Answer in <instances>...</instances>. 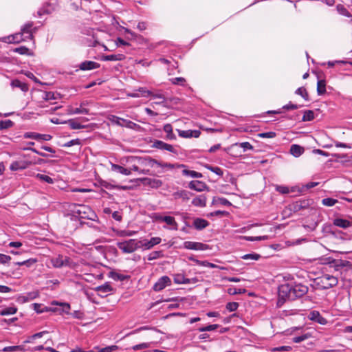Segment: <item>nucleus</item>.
Instances as JSON below:
<instances>
[{
    "instance_id": "nucleus-54",
    "label": "nucleus",
    "mask_w": 352,
    "mask_h": 352,
    "mask_svg": "<svg viewBox=\"0 0 352 352\" xmlns=\"http://www.w3.org/2000/svg\"><path fill=\"white\" fill-rule=\"evenodd\" d=\"M219 327V324H210L206 327H200L198 330L200 332L210 331L216 330Z\"/></svg>"
},
{
    "instance_id": "nucleus-45",
    "label": "nucleus",
    "mask_w": 352,
    "mask_h": 352,
    "mask_svg": "<svg viewBox=\"0 0 352 352\" xmlns=\"http://www.w3.org/2000/svg\"><path fill=\"white\" fill-rule=\"evenodd\" d=\"M163 256V253L162 251H154L151 252L148 255V261H153L160 258H162Z\"/></svg>"
},
{
    "instance_id": "nucleus-51",
    "label": "nucleus",
    "mask_w": 352,
    "mask_h": 352,
    "mask_svg": "<svg viewBox=\"0 0 352 352\" xmlns=\"http://www.w3.org/2000/svg\"><path fill=\"white\" fill-rule=\"evenodd\" d=\"M170 82L173 85H179L182 86L185 85L186 79L183 77H177L170 79Z\"/></svg>"
},
{
    "instance_id": "nucleus-30",
    "label": "nucleus",
    "mask_w": 352,
    "mask_h": 352,
    "mask_svg": "<svg viewBox=\"0 0 352 352\" xmlns=\"http://www.w3.org/2000/svg\"><path fill=\"white\" fill-rule=\"evenodd\" d=\"M125 58L124 55L122 54H109L103 56L102 60L105 61H118L122 60Z\"/></svg>"
},
{
    "instance_id": "nucleus-15",
    "label": "nucleus",
    "mask_w": 352,
    "mask_h": 352,
    "mask_svg": "<svg viewBox=\"0 0 352 352\" xmlns=\"http://www.w3.org/2000/svg\"><path fill=\"white\" fill-rule=\"evenodd\" d=\"M153 147L160 150L168 151L173 153H177L176 149L171 144H167L162 140H155L153 142Z\"/></svg>"
},
{
    "instance_id": "nucleus-57",
    "label": "nucleus",
    "mask_w": 352,
    "mask_h": 352,
    "mask_svg": "<svg viewBox=\"0 0 352 352\" xmlns=\"http://www.w3.org/2000/svg\"><path fill=\"white\" fill-rule=\"evenodd\" d=\"M13 122L10 120L0 121V129H6L12 126Z\"/></svg>"
},
{
    "instance_id": "nucleus-59",
    "label": "nucleus",
    "mask_w": 352,
    "mask_h": 352,
    "mask_svg": "<svg viewBox=\"0 0 352 352\" xmlns=\"http://www.w3.org/2000/svg\"><path fill=\"white\" fill-rule=\"evenodd\" d=\"M41 304H38V303H34L32 304V307H33V309L34 310L38 313V314H41L44 311H47L49 310V309L47 307H45L44 309H41Z\"/></svg>"
},
{
    "instance_id": "nucleus-1",
    "label": "nucleus",
    "mask_w": 352,
    "mask_h": 352,
    "mask_svg": "<svg viewBox=\"0 0 352 352\" xmlns=\"http://www.w3.org/2000/svg\"><path fill=\"white\" fill-rule=\"evenodd\" d=\"M308 287L302 284L285 283L278 287L277 305L282 306L287 300H294L308 292Z\"/></svg>"
},
{
    "instance_id": "nucleus-37",
    "label": "nucleus",
    "mask_w": 352,
    "mask_h": 352,
    "mask_svg": "<svg viewBox=\"0 0 352 352\" xmlns=\"http://www.w3.org/2000/svg\"><path fill=\"white\" fill-rule=\"evenodd\" d=\"M334 225L340 228H346L350 226V222L343 219H336L334 220Z\"/></svg>"
},
{
    "instance_id": "nucleus-63",
    "label": "nucleus",
    "mask_w": 352,
    "mask_h": 352,
    "mask_svg": "<svg viewBox=\"0 0 352 352\" xmlns=\"http://www.w3.org/2000/svg\"><path fill=\"white\" fill-rule=\"evenodd\" d=\"M137 91L140 94V97H146L152 94V92L147 90L145 87H140Z\"/></svg>"
},
{
    "instance_id": "nucleus-56",
    "label": "nucleus",
    "mask_w": 352,
    "mask_h": 352,
    "mask_svg": "<svg viewBox=\"0 0 352 352\" xmlns=\"http://www.w3.org/2000/svg\"><path fill=\"white\" fill-rule=\"evenodd\" d=\"M338 202L337 199L333 198H325L322 200V203L326 206H333Z\"/></svg>"
},
{
    "instance_id": "nucleus-4",
    "label": "nucleus",
    "mask_w": 352,
    "mask_h": 352,
    "mask_svg": "<svg viewBox=\"0 0 352 352\" xmlns=\"http://www.w3.org/2000/svg\"><path fill=\"white\" fill-rule=\"evenodd\" d=\"M314 283L316 287L318 289H328L336 286L338 283V280L333 275L324 274L315 278Z\"/></svg>"
},
{
    "instance_id": "nucleus-10",
    "label": "nucleus",
    "mask_w": 352,
    "mask_h": 352,
    "mask_svg": "<svg viewBox=\"0 0 352 352\" xmlns=\"http://www.w3.org/2000/svg\"><path fill=\"white\" fill-rule=\"evenodd\" d=\"M109 120L111 121V123L115 124L116 125L120 126H125L129 129H133L135 126H136V124L124 119L121 118L120 117H118L114 115H111L109 116Z\"/></svg>"
},
{
    "instance_id": "nucleus-38",
    "label": "nucleus",
    "mask_w": 352,
    "mask_h": 352,
    "mask_svg": "<svg viewBox=\"0 0 352 352\" xmlns=\"http://www.w3.org/2000/svg\"><path fill=\"white\" fill-rule=\"evenodd\" d=\"M58 96H59V94H56L54 92L46 91L43 94V96L42 98L45 100L50 101V100H56L57 98H59Z\"/></svg>"
},
{
    "instance_id": "nucleus-53",
    "label": "nucleus",
    "mask_w": 352,
    "mask_h": 352,
    "mask_svg": "<svg viewBox=\"0 0 352 352\" xmlns=\"http://www.w3.org/2000/svg\"><path fill=\"white\" fill-rule=\"evenodd\" d=\"M227 292L230 295H236L239 294H243L245 292V289H236L235 287L228 288Z\"/></svg>"
},
{
    "instance_id": "nucleus-22",
    "label": "nucleus",
    "mask_w": 352,
    "mask_h": 352,
    "mask_svg": "<svg viewBox=\"0 0 352 352\" xmlns=\"http://www.w3.org/2000/svg\"><path fill=\"white\" fill-rule=\"evenodd\" d=\"M189 188L190 189L201 192L205 190L206 188V185L204 182L198 181V180H194L191 181L189 183L188 185Z\"/></svg>"
},
{
    "instance_id": "nucleus-64",
    "label": "nucleus",
    "mask_w": 352,
    "mask_h": 352,
    "mask_svg": "<svg viewBox=\"0 0 352 352\" xmlns=\"http://www.w3.org/2000/svg\"><path fill=\"white\" fill-rule=\"evenodd\" d=\"M98 352H112L116 349H118V346L116 345L109 346L102 349H99L98 348L96 349Z\"/></svg>"
},
{
    "instance_id": "nucleus-19",
    "label": "nucleus",
    "mask_w": 352,
    "mask_h": 352,
    "mask_svg": "<svg viewBox=\"0 0 352 352\" xmlns=\"http://www.w3.org/2000/svg\"><path fill=\"white\" fill-rule=\"evenodd\" d=\"M99 67L100 64L92 60H85L79 65V69L82 71L91 70Z\"/></svg>"
},
{
    "instance_id": "nucleus-33",
    "label": "nucleus",
    "mask_w": 352,
    "mask_h": 352,
    "mask_svg": "<svg viewBox=\"0 0 352 352\" xmlns=\"http://www.w3.org/2000/svg\"><path fill=\"white\" fill-rule=\"evenodd\" d=\"M17 308L15 306L5 307L0 310V316H9L16 314Z\"/></svg>"
},
{
    "instance_id": "nucleus-12",
    "label": "nucleus",
    "mask_w": 352,
    "mask_h": 352,
    "mask_svg": "<svg viewBox=\"0 0 352 352\" xmlns=\"http://www.w3.org/2000/svg\"><path fill=\"white\" fill-rule=\"evenodd\" d=\"M23 137L38 141H50L52 138V136L50 134H40L35 132H26L24 133Z\"/></svg>"
},
{
    "instance_id": "nucleus-42",
    "label": "nucleus",
    "mask_w": 352,
    "mask_h": 352,
    "mask_svg": "<svg viewBox=\"0 0 352 352\" xmlns=\"http://www.w3.org/2000/svg\"><path fill=\"white\" fill-rule=\"evenodd\" d=\"M67 122L69 124L70 128L72 129H80L85 128L84 125L81 124L80 122L75 120L71 119L69 120Z\"/></svg>"
},
{
    "instance_id": "nucleus-24",
    "label": "nucleus",
    "mask_w": 352,
    "mask_h": 352,
    "mask_svg": "<svg viewBox=\"0 0 352 352\" xmlns=\"http://www.w3.org/2000/svg\"><path fill=\"white\" fill-rule=\"evenodd\" d=\"M164 131L166 133L165 138L168 140H175L176 135L173 133V126L170 124H166L163 127Z\"/></svg>"
},
{
    "instance_id": "nucleus-16",
    "label": "nucleus",
    "mask_w": 352,
    "mask_h": 352,
    "mask_svg": "<svg viewBox=\"0 0 352 352\" xmlns=\"http://www.w3.org/2000/svg\"><path fill=\"white\" fill-rule=\"evenodd\" d=\"M30 164V162L24 160L14 161L10 164V169L12 171L21 170L27 168Z\"/></svg>"
},
{
    "instance_id": "nucleus-43",
    "label": "nucleus",
    "mask_w": 352,
    "mask_h": 352,
    "mask_svg": "<svg viewBox=\"0 0 352 352\" xmlns=\"http://www.w3.org/2000/svg\"><path fill=\"white\" fill-rule=\"evenodd\" d=\"M23 350V346L20 345L6 346L2 349L3 352H15L21 351Z\"/></svg>"
},
{
    "instance_id": "nucleus-47",
    "label": "nucleus",
    "mask_w": 352,
    "mask_h": 352,
    "mask_svg": "<svg viewBox=\"0 0 352 352\" xmlns=\"http://www.w3.org/2000/svg\"><path fill=\"white\" fill-rule=\"evenodd\" d=\"M110 277L111 278H113L114 280H121V281L127 278L126 276L122 274L117 273L116 272H111L110 273Z\"/></svg>"
},
{
    "instance_id": "nucleus-36",
    "label": "nucleus",
    "mask_w": 352,
    "mask_h": 352,
    "mask_svg": "<svg viewBox=\"0 0 352 352\" xmlns=\"http://www.w3.org/2000/svg\"><path fill=\"white\" fill-rule=\"evenodd\" d=\"M154 344H155V342H143V343L133 346L132 349L133 351L145 349H148V348L153 346Z\"/></svg>"
},
{
    "instance_id": "nucleus-50",
    "label": "nucleus",
    "mask_w": 352,
    "mask_h": 352,
    "mask_svg": "<svg viewBox=\"0 0 352 352\" xmlns=\"http://www.w3.org/2000/svg\"><path fill=\"white\" fill-rule=\"evenodd\" d=\"M214 202L216 204H219V205H222V206H230L232 205L231 203L227 199H226L224 197H217L214 199Z\"/></svg>"
},
{
    "instance_id": "nucleus-27",
    "label": "nucleus",
    "mask_w": 352,
    "mask_h": 352,
    "mask_svg": "<svg viewBox=\"0 0 352 352\" xmlns=\"http://www.w3.org/2000/svg\"><path fill=\"white\" fill-rule=\"evenodd\" d=\"M208 225V221L201 218H196L193 221V226L199 230L204 229Z\"/></svg>"
},
{
    "instance_id": "nucleus-29",
    "label": "nucleus",
    "mask_w": 352,
    "mask_h": 352,
    "mask_svg": "<svg viewBox=\"0 0 352 352\" xmlns=\"http://www.w3.org/2000/svg\"><path fill=\"white\" fill-rule=\"evenodd\" d=\"M303 152L304 148L298 144H292L290 147V153L296 157L300 156Z\"/></svg>"
},
{
    "instance_id": "nucleus-3",
    "label": "nucleus",
    "mask_w": 352,
    "mask_h": 352,
    "mask_svg": "<svg viewBox=\"0 0 352 352\" xmlns=\"http://www.w3.org/2000/svg\"><path fill=\"white\" fill-rule=\"evenodd\" d=\"M33 23L28 22L22 28L20 33L8 36L5 41L8 43H19L22 41L32 40L33 34L36 32V28H32Z\"/></svg>"
},
{
    "instance_id": "nucleus-40",
    "label": "nucleus",
    "mask_w": 352,
    "mask_h": 352,
    "mask_svg": "<svg viewBox=\"0 0 352 352\" xmlns=\"http://www.w3.org/2000/svg\"><path fill=\"white\" fill-rule=\"evenodd\" d=\"M173 280L176 284H186L187 278L182 274H176L173 276Z\"/></svg>"
},
{
    "instance_id": "nucleus-41",
    "label": "nucleus",
    "mask_w": 352,
    "mask_h": 352,
    "mask_svg": "<svg viewBox=\"0 0 352 352\" xmlns=\"http://www.w3.org/2000/svg\"><path fill=\"white\" fill-rule=\"evenodd\" d=\"M336 9H337V11L338 12L339 14H342L343 16H347V17H351V13L342 4L337 5Z\"/></svg>"
},
{
    "instance_id": "nucleus-48",
    "label": "nucleus",
    "mask_w": 352,
    "mask_h": 352,
    "mask_svg": "<svg viewBox=\"0 0 352 352\" xmlns=\"http://www.w3.org/2000/svg\"><path fill=\"white\" fill-rule=\"evenodd\" d=\"M206 168L207 169L210 170V171L213 172L218 176L221 177L223 175V172L222 169L218 166H212L210 165H206Z\"/></svg>"
},
{
    "instance_id": "nucleus-62",
    "label": "nucleus",
    "mask_w": 352,
    "mask_h": 352,
    "mask_svg": "<svg viewBox=\"0 0 352 352\" xmlns=\"http://www.w3.org/2000/svg\"><path fill=\"white\" fill-rule=\"evenodd\" d=\"M258 135V137L262 138H274L276 137V134L275 132L269 131V132L261 133Z\"/></svg>"
},
{
    "instance_id": "nucleus-46",
    "label": "nucleus",
    "mask_w": 352,
    "mask_h": 352,
    "mask_svg": "<svg viewBox=\"0 0 352 352\" xmlns=\"http://www.w3.org/2000/svg\"><path fill=\"white\" fill-rule=\"evenodd\" d=\"M150 96H152L153 98H157L159 100L157 102H155L156 104H163L166 101L165 96L161 93H153L152 92V94Z\"/></svg>"
},
{
    "instance_id": "nucleus-44",
    "label": "nucleus",
    "mask_w": 352,
    "mask_h": 352,
    "mask_svg": "<svg viewBox=\"0 0 352 352\" xmlns=\"http://www.w3.org/2000/svg\"><path fill=\"white\" fill-rule=\"evenodd\" d=\"M314 119V113L311 110H307L304 112L302 120L303 122L311 121Z\"/></svg>"
},
{
    "instance_id": "nucleus-58",
    "label": "nucleus",
    "mask_w": 352,
    "mask_h": 352,
    "mask_svg": "<svg viewBox=\"0 0 352 352\" xmlns=\"http://www.w3.org/2000/svg\"><path fill=\"white\" fill-rule=\"evenodd\" d=\"M235 145L239 146L241 148H242L243 149V151L253 149L252 145L248 142H241V143H236Z\"/></svg>"
},
{
    "instance_id": "nucleus-7",
    "label": "nucleus",
    "mask_w": 352,
    "mask_h": 352,
    "mask_svg": "<svg viewBox=\"0 0 352 352\" xmlns=\"http://www.w3.org/2000/svg\"><path fill=\"white\" fill-rule=\"evenodd\" d=\"M71 211L74 216L80 219H91V214H93L89 206L81 204H73L71 207Z\"/></svg>"
},
{
    "instance_id": "nucleus-49",
    "label": "nucleus",
    "mask_w": 352,
    "mask_h": 352,
    "mask_svg": "<svg viewBox=\"0 0 352 352\" xmlns=\"http://www.w3.org/2000/svg\"><path fill=\"white\" fill-rule=\"evenodd\" d=\"M296 94L301 96L305 100H309V94L304 87H299L296 90Z\"/></svg>"
},
{
    "instance_id": "nucleus-28",
    "label": "nucleus",
    "mask_w": 352,
    "mask_h": 352,
    "mask_svg": "<svg viewBox=\"0 0 352 352\" xmlns=\"http://www.w3.org/2000/svg\"><path fill=\"white\" fill-rule=\"evenodd\" d=\"M156 166L162 167V168H168L170 169L186 167V166L184 164L164 163V162H159L157 160Z\"/></svg>"
},
{
    "instance_id": "nucleus-9",
    "label": "nucleus",
    "mask_w": 352,
    "mask_h": 352,
    "mask_svg": "<svg viewBox=\"0 0 352 352\" xmlns=\"http://www.w3.org/2000/svg\"><path fill=\"white\" fill-rule=\"evenodd\" d=\"M157 160L152 159L151 157H138V164L141 169L147 170L145 175L150 174L149 168H153L156 166Z\"/></svg>"
},
{
    "instance_id": "nucleus-31",
    "label": "nucleus",
    "mask_w": 352,
    "mask_h": 352,
    "mask_svg": "<svg viewBox=\"0 0 352 352\" xmlns=\"http://www.w3.org/2000/svg\"><path fill=\"white\" fill-rule=\"evenodd\" d=\"M192 203L195 206L204 207L206 204V198L204 195H199L193 199Z\"/></svg>"
},
{
    "instance_id": "nucleus-6",
    "label": "nucleus",
    "mask_w": 352,
    "mask_h": 352,
    "mask_svg": "<svg viewBox=\"0 0 352 352\" xmlns=\"http://www.w3.org/2000/svg\"><path fill=\"white\" fill-rule=\"evenodd\" d=\"M50 261L52 266L55 268L68 267L71 269H74L76 265V263L69 257L60 254L56 257L52 258Z\"/></svg>"
},
{
    "instance_id": "nucleus-2",
    "label": "nucleus",
    "mask_w": 352,
    "mask_h": 352,
    "mask_svg": "<svg viewBox=\"0 0 352 352\" xmlns=\"http://www.w3.org/2000/svg\"><path fill=\"white\" fill-rule=\"evenodd\" d=\"M322 263L336 272H340L344 281L352 284V263L346 260L334 259L331 257L322 258Z\"/></svg>"
},
{
    "instance_id": "nucleus-25",
    "label": "nucleus",
    "mask_w": 352,
    "mask_h": 352,
    "mask_svg": "<svg viewBox=\"0 0 352 352\" xmlns=\"http://www.w3.org/2000/svg\"><path fill=\"white\" fill-rule=\"evenodd\" d=\"M188 259L195 262L197 265H201L203 267H210V268H216L217 267V265L208 262V261H200L197 258H195L194 256H189Z\"/></svg>"
},
{
    "instance_id": "nucleus-23",
    "label": "nucleus",
    "mask_w": 352,
    "mask_h": 352,
    "mask_svg": "<svg viewBox=\"0 0 352 352\" xmlns=\"http://www.w3.org/2000/svg\"><path fill=\"white\" fill-rule=\"evenodd\" d=\"M96 290L100 296H105L112 292L113 288L109 283H105L104 285L97 287Z\"/></svg>"
},
{
    "instance_id": "nucleus-8",
    "label": "nucleus",
    "mask_w": 352,
    "mask_h": 352,
    "mask_svg": "<svg viewBox=\"0 0 352 352\" xmlns=\"http://www.w3.org/2000/svg\"><path fill=\"white\" fill-rule=\"evenodd\" d=\"M138 156H128L122 159V163L124 164V162H125L129 166L127 168L130 169L131 172L135 171L139 174H146L148 171L141 169L140 167H139V164H138Z\"/></svg>"
},
{
    "instance_id": "nucleus-13",
    "label": "nucleus",
    "mask_w": 352,
    "mask_h": 352,
    "mask_svg": "<svg viewBox=\"0 0 352 352\" xmlns=\"http://www.w3.org/2000/svg\"><path fill=\"white\" fill-rule=\"evenodd\" d=\"M141 248L144 250H150L155 245L160 244L162 241V239L158 236L152 237L150 240H140Z\"/></svg>"
},
{
    "instance_id": "nucleus-60",
    "label": "nucleus",
    "mask_w": 352,
    "mask_h": 352,
    "mask_svg": "<svg viewBox=\"0 0 352 352\" xmlns=\"http://www.w3.org/2000/svg\"><path fill=\"white\" fill-rule=\"evenodd\" d=\"M37 261H38L36 258H31L22 261V264L26 267H31L33 265L37 263Z\"/></svg>"
},
{
    "instance_id": "nucleus-21",
    "label": "nucleus",
    "mask_w": 352,
    "mask_h": 352,
    "mask_svg": "<svg viewBox=\"0 0 352 352\" xmlns=\"http://www.w3.org/2000/svg\"><path fill=\"white\" fill-rule=\"evenodd\" d=\"M111 170L112 171L120 173L123 175H131V170L128 169L126 168L123 167L121 165L116 164H111Z\"/></svg>"
},
{
    "instance_id": "nucleus-17",
    "label": "nucleus",
    "mask_w": 352,
    "mask_h": 352,
    "mask_svg": "<svg viewBox=\"0 0 352 352\" xmlns=\"http://www.w3.org/2000/svg\"><path fill=\"white\" fill-rule=\"evenodd\" d=\"M206 245L199 242L194 241H185L184 243V248L188 250H204Z\"/></svg>"
},
{
    "instance_id": "nucleus-11",
    "label": "nucleus",
    "mask_w": 352,
    "mask_h": 352,
    "mask_svg": "<svg viewBox=\"0 0 352 352\" xmlns=\"http://www.w3.org/2000/svg\"><path fill=\"white\" fill-rule=\"evenodd\" d=\"M170 285V278L167 276H163L154 284L153 289L155 292H160L164 289L166 286H169Z\"/></svg>"
},
{
    "instance_id": "nucleus-18",
    "label": "nucleus",
    "mask_w": 352,
    "mask_h": 352,
    "mask_svg": "<svg viewBox=\"0 0 352 352\" xmlns=\"http://www.w3.org/2000/svg\"><path fill=\"white\" fill-rule=\"evenodd\" d=\"M308 318L309 320L316 322L320 324H326L327 323V320L323 318L318 311L314 310L311 311Z\"/></svg>"
},
{
    "instance_id": "nucleus-32",
    "label": "nucleus",
    "mask_w": 352,
    "mask_h": 352,
    "mask_svg": "<svg viewBox=\"0 0 352 352\" xmlns=\"http://www.w3.org/2000/svg\"><path fill=\"white\" fill-rule=\"evenodd\" d=\"M164 222L170 226L171 229L177 230V223L173 217L166 215L164 218Z\"/></svg>"
},
{
    "instance_id": "nucleus-35",
    "label": "nucleus",
    "mask_w": 352,
    "mask_h": 352,
    "mask_svg": "<svg viewBox=\"0 0 352 352\" xmlns=\"http://www.w3.org/2000/svg\"><path fill=\"white\" fill-rule=\"evenodd\" d=\"M11 85L13 87H18L25 92L28 90V86L27 85V84L22 82L19 80H12L11 82Z\"/></svg>"
},
{
    "instance_id": "nucleus-34",
    "label": "nucleus",
    "mask_w": 352,
    "mask_h": 352,
    "mask_svg": "<svg viewBox=\"0 0 352 352\" xmlns=\"http://www.w3.org/2000/svg\"><path fill=\"white\" fill-rule=\"evenodd\" d=\"M182 174L184 176L190 177L192 178H201L202 177V174L201 173L195 171V170H190L188 169H183L182 170Z\"/></svg>"
},
{
    "instance_id": "nucleus-52",
    "label": "nucleus",
    "mask_w": 352,
    "mask_h": 352,
    "mask_svg": "<svg viewBox=\"0 0 352 352\" xmlns=\"http://www.w3.org/2000/svg\"><path fill=\"white\" fill-rule=\"evenodd\" d=\"M36 177L38 179H39L41 181H43L47 184H53L54 183V180L52 177H50V176L48 175H43V174H37L36 175Z\"/></svg>"
},
{
    "instance_id": "nucleus-26",
    "label": "nucleus",
    "mask_w": 352,
    "mask_h": 352,
    "mask_svg": "<svg viewBox=\"0 0 352 352\" xmlns=\"http://www.w3.org/2000/svg\"><path fill=\"white\" fill-rule=\"evenodd\" d=\"M87 103L86 102H82L80 104V107L78 108H71L69 111V114H80V113H89V109L84 108Z\"/></svg>"
},
{
    "instance_id": "nucleus-55",
    "label": "nucleus",
    "mask_w": 352,
    "mask_h": 352,
    "mask_svg": "<svg viewBox=\"0 0 352 352\" xmlns=\"http://www.w3.org/2000/svg\"><path fill=\"white\" fill-rule=\"evenodd\" d=\"M292 350V347L289 346H281L278 347L273 348L270 350L271 352H287Z\"/></svg>"
},
{
    "instance_id": "nucleus-20",
    "label": "nucleus",
    "mask_w": 352,
    "mask_h": 352,
    "mask_svg": "<svg viewBox=\"0 0 352 352\" xmlns=\"http://www.w3.org/2000/svg\"><path fill=\"white\" fill-rule=\"evenodd\" d=\"M142 182L144 185H148L151 188H157L162 185V182L160 179L154 178L144 177L141 179Z\"/></svg>"
},
{
    "instance_id": "nucleus-39",
    "label": "nucleus",
    "mask_w": 352,
    "mask_h": 352,
    "mask_svg": "<svg viewBox=\"0 0 352 352\" xmlns=\"http://www.w3.org/2000/svg\"><path fill=\"white\" fill-rule=\"evenodd\" d=\"M317 92L318 95H323L326 92V82L323 80H320L317 83Z\"/></svg>"
},
{
    "instance_id": "nucleus-5",
    "label": "nucleus",
    "mask_w": 352,
    "mask_h": 352,
    "mask_svg": "<svg viewBox=\"0 0 352 352\" xmlns=\"http://www.w3.org/2000/svg\"><path fill=\"white\" fill-rule=\"evenodd\" d=\"M117 247L124 253L131 254L141 248V241L129 239L117 243Z\"/></svg>"
},
{
    "instance_id": "nucleus-14",
    "label": "nucleus",
    "mask_w": 352,
    "mask_h": 352,
    "mask_svg": "<svg viewBox=\"0 0 352 352\" xmlns=\"http://www.w3.org/2000/svg\"><path fill=\"white\" fill-rule=\"evenodd\" d=\"M178 135L179 137L183 138H197L200 136L201 132L199 130H180L177 129Z\"/></svg>"
},
{
    "instance_id": "nucleus-61",
    "label": "nucleus",
    "mask_w": 352,
    "mask_h": 352,
    "mask_svg": "<svg viewBox=\"0 0 352 352\" xmlns=\"http://www.w3.org/2000/svg\"><path fill=\"white\" fill-rule=\"evenodd\" d=\"M239 307V303L236 302H230L226 304V309L229 311H236Z\"/></svg>"
}]
</instances>
